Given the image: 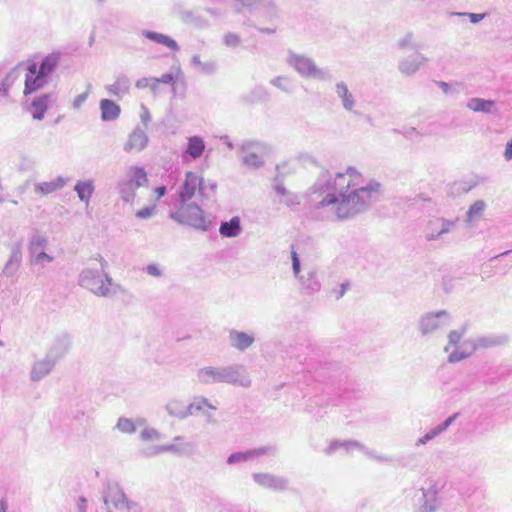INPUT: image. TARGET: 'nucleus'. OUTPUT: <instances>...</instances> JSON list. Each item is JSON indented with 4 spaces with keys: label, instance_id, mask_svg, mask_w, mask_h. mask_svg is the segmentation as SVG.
Returning a JSON list of instances; mask_svg holds the SVG:
<instances>
[{
    "label": "nucleus",
    "instance_id": "nucleus-53",
    "mask_svg": "<svg viewBox=\"0 0 512 512\" xmlns=\"http://www.w3.org/2000/svg\"><path fill=\"white\" fill-rule=\"evenodd\" d=\"M438 436H439V433L437 432L435 427H433L416 441L415 446L419 447L422 445H426L428 442L432 441L433 439H435Z\"/></svg>",
    "mask_w": 512,
    "mask_h": 512
},
{
    "label": "nucleus",
    "instance_id": "nucleus-59",
    "mask_svg": "<svg viewBox=\"0 0 512 512\" xmlns=\"http://www.w3.org/2000/svg\"><path fill=\"white\" fill-rule=\"evenodd\" d=\"M215 71H216V63L214 61L202 62V64L199 67V72L206 74V75H211Z\"/></svg>",
    "mask_w": 512,
    "mask_h": 512
},
{
    "label": "nucleus",
    "instance_id": "nucleus-58",
    "mask_svg": "<svg viewBox=\"0 0 512 512\" xmlns=\"http://www.w3.org/2000/svg\"><path fill=\"white\" fill-rule=\"evenodd\" d=\"M144 271L148 275L156 277V278H159V277H161L163 275L162 269L157 264H155V263L148 264L144 268Z\"/></svg>",
    "mask_w": 512,
    "mask_h": 512
},
{
    "label": "nucleus",
    "instance_id": "nucleus-42",
    "mask_svg": "<svg viewBox=\"0 0 512 512\" xmlns=\"http://www.w3.org/2000/svg\"><path fill=\"white\" fill-rule=\"evenodd\" d=\"M191 448V444L185 443L181 446H178L175 443L161 445V446H153L151 454H159L162 452H177V453H185L188 449Z\"/></svg>",
    "mask_w": 512,
    "mask_h": 512
},
{
    "label": "nucleus",
    "instance_id": "nucleus-41",
    "mask_svg": "<svg viewBox=\"0 0 512 512\" xmlns=\"http://www.w3.org/2000/svg\"><path fill=\"white\" fill-rule=\"evenodd\" d=\"M486 208V203L483 200L475 201L466 213V222L472 223L479 219Z\"/></svg>",
    "mask_w": 512,
    "mask_h": 512
},
{
    "label": "nucleus",
    "instance_id": "nucleus-25",
    "mask_svg": "<svg viewBox=\"0 0 512 512\" xmlns=\"http://www.w3.org/2000/svg\"><path fill=\"white\" fill-rule=\"evenodd\" d=\"M70 345V336L67 334H62L54 340L53 344L47 352V355L57 362L68 352Z\"/></svg>",
    "mask_w": 512,
    "mask_h": 512
},
{
    "label": "nucleus",
    "instance_id": "nucleus-17",
    "mask_svg": "<svg viewBox=\"0 0 512 512\" xmlns=\"http://www.w3.org/2000/svg\"><path fill=\"white\" fill-rule=\"evenodd\" d=\"M298 281L301 286V290L305 294H314L321 289V282L318 278L317 270L313 267H305Z\"/></svg>",
    "mask_w": 512,
    "mask_h": 512
},
{
    "label": "nucleus",
    "instance_id": "nucleus-24",
    "mask_svg": "<svg viewBox=\"0 0 512 512\" xmlns=\"http://www.w3.org/2000/svg\"><path fill=\"white\" fill-rule=\"evenodd\" d=\"M228 338L230 345L239 351H245L252 346L255 341L253 334H248L234 329L229 332Z\"/></svg>",
    "mask_w": 512,
    "mask_h": 512
},
{
    "label": "nucleus",
    "instance_id": "nucleus-4",
    "mask_svg": "<svg viewBox=\"0 0 512 512\" xmlns=\"http://www.w3.org/2000/svg\"><path fill=\"white\" fill-rule=\"evenodd\" d=\"M175 211L170 213V218L179 224L193 227L200 231H208L212 221L205 217L204 211L196 203H173Z\"/></svg>",
    "mask_w": 512,
    "mask_h": 512
},
{
    "label": "nucleus",
    "instance_id": "nucleus-48",
    "mask_svg": "<svg viewBox=\"0 0 512 512\" xmlns=\"http://www.w3.org/2000/svg\"><path fill=\"white\" fill-rule=\"evenodd\" d=\"M467 331V327L464 325L459 330H452L448 334V344L449 345H457L462 337L465 335Z\"/></svg>",
    "mask_w": 512,
    "mask_h": 512
},
{
    "label": "nucleus",
    "instance_id": "nucleus-44",
    "mask_svg": "<svg viewBox=\"0 0 512 512\" xmlns=\"http://www.w3.org/2000/svg\"><path fill=\"white\" fill-rule=\"evenodd\" d=\"M269 98L270 94L267 91V89L263 86L254 87L248 95V99L252 102L267 101L269 100Z\"/></svg>",
    "mask_w": 512,
    "mask_h": 512
},
{
    "label": "nucleus",
    "instance_id": "nucleus-14",
    "mask_svg": "<svg viewBox=\"0 0 512 512\" xmlns=\"http://www.w3.org/2000/svg\"><path fill=\"white\" fill-rule=\"evenodd\" d=\"M509 338L506 334H489L477 337L475 339L466 340L463 346L472 345V351L478 349H486L507 344Z\"/></svg>",
    "mask_w": 512,
    "mask_h": 512
},
{
    "label": "nucleus",
    "instance_id": "nucleus-50",
    "mask_svg": "<svg viewBox=\"0 0 512 512\" xmlns=\"http://www.w3.org/2000/svg\"><path fill=\"white\" fill-rule=\"evenodd\" d=\"M459 415L460 414L458 412L453 413L452 415L447 417L443 422L436 425L435 429L437 430L439 435L444 433L452 425V423L459 417Z\"/></svg>",
    "mask_w": 512,
    "mask_h": 512
},
{
    "label": "nucleus",
    "instance_id": "nucleus-18",
    "mask_svg": "<svg viewBox=\"0 0 512 512\" xmlns=\"http://www.w3.org/2000/svg\"><path fill=\"white\" fill-rule=\"evenodd\" d=\"M103 501L105 505L111 501L115 509H122L128 501V498L118 482H109L107 484V493L103 496Z\"/></svg>",
    "mask_w": 512,
    "mask_h": 512
},
{
    "label": "nucleus",
    "instance_id": "nucleus-38",
    "mask_svg": "<svg viewBox=\"0 0 512 512\" xmlns=\"http://www.w3.org/2000/svg\"><path fill=\"white\" fill-rule=\"evenodd\" d=\"M117 190L121 199L126 202H132L136 196V188L125 178L120 179L117 183Z\"/></svg>",
    "mask_w": 512,
    "mask_h": 512
},
{
    "label": "nucleus",
    "instance_id": "nucleus-30",
    "mask_svg": "<svg viewBox=\"0 0 512 512\" xmlns=\"http://www.w3.org/2000/svg\"><path fill=\"white\" fill-rule=\"evenodd\" d=\"M241 219L239 216L232 217L229 221H222L219 227V233L225 238H235L242 233Z\"/></svg>",
    "mask_w": 512,
    "mask_h": 512
},
{
    "label": "nucleus",
    "instance_id": "nucleus-56",
    "mask_svg": "<svg viewBox=\"0 0 512 512\" xmlns=\"http://www.w3.org/2000/svg\"><path fill=\"white\" fill-rule=\"evenodd\" d=\"M156 207L154 205L144 207L136 212V217L139 219H148L155 214Z\"/></svg>",
    "mask_w": 512,
    "mask_h": 512
},
{
    "label": "nucleus",
    "instance_id": "nucleus-26",
    "mask_svg": "<svg viewBox=\"0 0 512 512\" xmlns=\"http://www.w3.org/2000/svg\"><path fill=\"white\" fill-rule=\"evenodd\" d=\"M101 120L103 122L115 121L121 114L120 106L110 99H102L99 102Z\"/></svg>",
    "mask_w": 512,
    "mask_h": 512
},
{
    "label": "nucleus",
    "instance_id": "nucleus-28",
    "mask_svg": "<svg viewBox=\"0 0 512 512\" xmlns=\"http://www.w3.org/2000/svg\"><path fill=\"white\" fill-rule=\"evenodd\" d=\"M495 104L496 102L494 100L474 97L468 100L466 106L474 112L497 114L498 110L496 109Z\"/></svg>",
    "mask_w": 512,
    "mask_h": 512
},
{
    "label": "nucleus",
    "instance_id": "nucleus-16",
    "mask_svg": "<svg viewBox=\"0 0 512 512\" xmlns=\"http://www.w3.org/2000/svg\"><path fill=\"white\" fill-rule=\"evenodd\" d=\"M252 478L258 485L274 491H284L288 487V480L285 477L270 473H254Z\"/></svg>",
    "mask_w": 512,
    "mask_h": 512
},
{
    "label": "nucleus",
    "instance_id": "nucleus-22",
    "mask_svg": "<svg viewBox=\"0 0 512 512\" xmlns=\"http://www.w3.org/2000/svg\"><path fill=\"white\" fill-rule=\"evenodd\" d=\"M56 363L47 354L43 359L35 361L30 371L31 381L38 382L45 378L52 371Z\"/></svg>",
    "mask_w": 512,
    "mask_h": 512
},
{
    "label": "nucleus",
    "instance_id": "nucleus-63",
    "mask_svg": "<svg viewBox=\"0 0 512 512\" xmlns=\"http://www.w3.org/2000/svg\"><path fill=\"white\" fill-rule=\"evenodd\" d=\"M88 95H89V92L86 91V92L81 93L78 96H76L72 103L73 108L79 109L83 105V103L87 100Z\"/></svg>",
    "mask_w": 512,
    "mask_h": 512
},
{
    "label": "nucleus",
    "instance_id": "nucleus-2",
    "mask_svg": "<svg viewBox=\"0 0 512 512\" xmlns=\"http://www.w3.org/2000/svg\"><path fill=\"white\" fill-rule=\"evenodd\" d=\"M95 259L99 262L100 269H82L78 275V285L95 296L103 298L125 292V289L120 284L115 283L107 273L108 262L101 255H97Z\"/></svg>",
    "mask_w": 512,
    "mask_h": 512
},
{
    "label": "nucleus",
    "instance_id": "nucleus-64",
    "mask_svg": "<svg viewBox=\"0 0 512 512\" xmlns=\"http://www.w3.org/2000/svg\"><path fill=\"white\" fill-rule=\"evenodd\" d=\"M124 508L126 509V512H142V508L139 503L129 499L126 502Z\"/></svg>",
    "mask_w": 512,
    "mask_h": 512
},
{
    "label": "nucleus",
    "instance_id": "nucleus-10",
    "mask_svg": "<svg viewBox=\"0 0 512 512\" xmlns=\"http://www.w3.org/2000/svg\"><path fill=\"white\" fill-rule=\"evenodd\" d=\"M202 184L203 179L201 177L192 171H188L183 184L179 188L178 198L174 203L188 202L194 196L197 188L199 189V192L202 193Z\"/></svg>",
    "mask_w": 512,
    "mask_h": 512
},
{
    "label": "nucleus",
    "instance_id": "nucleus-40",
    "mask_svg": "<svg viewBox=\"0 0 512 512\" xmlns=\"http://www.w3.org/2000/svg\"><path fill=\"white\" fill-rule=\"evenodd\" d=\"M257 5H261L260 14L266 20L272 21L279 17L278 8L272 0H262Z\"/></svg>",
    "mask_w": 512,
    "mask_h": 512
},
{
    "label": "nucleus",
    "instance_id": "nucleus-35",
    "mask_svg": "<svg viewBox=\"0 0 512 512\" xmlns=\"http://www.w3.org/2000/svg\"><path fill=\"white\" fill-rule=\"evenodd\" d=\"M208 408L211 410H216V406L211 404L209 400L204 396H197L193 399V401L187 405V413L188 417L197 415L198 413H202L205 411L204 409Z\"/></svg>",
    "mask_w": 512,
    "mask_h": 512
},
{
    "label": "nucleus",
    "instance_id": "nucleus-21",
    "mask_svg": "<svg viewBox=\"0 0 512 512\" xmlns=\"http://www.w3.org/2000/svg\"><path fill=\"white\" fill-rule=\"evenodd\" d=\"M22 262V240L11 245L9 259L3 268L6 277H12L19 269Z\"/></svg>",
    "mask_w": 512,
    "mask_h": 512
},
{
    "label": "nucleus",
    "instance_id": "nucleus-49",
    "mask_svg": "<svg viewBox=\"0 0 512 512\" xmlns=\"http://www.w3.org/2000/svg\"><path fill=\"white\" fill-rule=\"evenodd\" d=\"M23 65V63H19L16 67L11 69L6 76L1 80V82L7 84V87L11 89L15 81L17 80L19 76L18 69Z\"/></svg>",
    "mask_w": 512,
    "mask_h": 512
},
{
    "label": "nucleus",
    "instance_id": "nucleus-1",
    "mask_svg": "<svg viewBox=\"0 0 512 512\" xmlns=\"http://www.w3.org/2000/svg\"><path fill=\"white\" fill-rule=\"evenodd\" d=\"M360 178L354 167L334 176L328 170L321 171L311 187L313 194H326L317 208L331 207L335 217L341 221L367 211L370 204L379 198L381 184L370 180L366 185H360Z\"/></svg>",
    "mask_w": 512,
    "mask_h": 512
},
{
    "label": "nucleus",
    "instance_id": "nucleus-6",
    "mask_svg": "<svg viewBox=\"0 0 512 512\" xmlns=\"http://www.w3.org/2000/svg\"><path fill=\"white\" fill-rule=\"evenodd\" d=\"M451 316L446 310L428 312L423 314L418 321V330L423 337L429 336L439 329L449 326Z\"/></svg>",
    "mask_w": 512,
    "mask_h": 512
},
{
    "label": "nucleus",
    "instance_id": "nucleus-54",
    "mask_svg": "<svg viewBox=\"0 0 512 512\" xmlns=\"http://www.w3.org/2000/svg\"><path fill=\"white\" fill-rule=\"evenodd\" d=\"M180 18L184 23L188 24H197L199 21V16L192 10L180 11Z\"/></svg>",
    "mask_w": 512,
    "mask_h": 512
},
{
    "label": "nucleus",
    "instance_id": "nucleus-13",
    "mask_svg": "<svg viewBox=\"0 0 512 512\" xmlns=\"http://www.w3.org/2000/svg\"><path fill=\"white\" fill-rule=\"evenodd\" d=\"M149 143V136L145 129L137 125L127 137L126 142L123 145V150L126 153H140L142 152Z\"/></svg>",
    "mask_w": 512,
    "mask_h": 512
},
{
    "label": "nucleus",
    "instance_id": "nucleus-60",
    "mask_svg": "<svg viewBox=\"0 0 512 512\" xmlns=\"http://www.w3.org/2000/svg\"><path fill=\"white\" fill-rule=\"evenodd\" d=\"M283 202L288 207H296V206L300 205V203H301L300 197L297 194L292 193V192H289L288 195L286 197H284Z\"/></svg>",
    "mask_w": 512,
    "mask_h": 512
},
{
    "label": "nucleus",
    "instance_id": "nucleus-55",
    "mask_svg": "<svg viewBox=\"0 0 512 512\" xmlns=\"http://www.w3.org/2000/svg\"><path fill=\"white\" fill-rule=\"evenodd\" d=\"M291 260H292V271L295 276V278H299V276L302 275L301 273V262L299 255L295 250H292L291 252Z\"/></svg>",
    "mask_w": 512,
    "mask_h": 512
},
{
    "label": "nucleus",
    "instance_id": "nucleus-29",
    "mask_svg": "<svg viewBox=\"0 0 512 512\" xmlns=\"http://www.w3.org/2000/svg\"><path fill=\"white\" fill-rule=\"evenodd\" d=\"M142 36L152 42H155L157 44L167 47L169 50H171L173 52H177L180 49L178 43L173 38H171L165 34L158 33L155 31H150V30H143Z\"/></svg>",
    "mask_w": 512,
    "mask_h": 512
},
{
    "label": "nucleus",
    "instance_id": "nucleus-37",
    "mask_svg": "<svg viewBox=\"0 0 512 512\" xmlns=\"http://www.w3.org/2000/svg\"><path fill=\"white\" fill-rule=\"evenodd\" d=\"M165 409L167 413L172 416L179 419H185L188 417L187 413V405L181 400L178 399H172L168 401V403L165 406Z\"/></svg>",
    "mask_w": 512,
    "mask_h": 512
},
{
    "label": "nucleus",
    "instance_id": "nucleus-7",
    "mask_svg": "<svg viewBox=\"0 0 512 512\" xmlns=\"http://www.w3.org/2000/svg\"><path fill=\"white\" fill-rule=\"evenodd\" d=\"M239 151L244 154L242 163L253 168L264 165L262 155L266 152V145L260 141L245 140L238 145Z\"/></svg>",
    "mask_w": 512,
    "mask_h": 512
},
{
    "label": "nucleus",
    "instance_id": "nucleus-20",
    "mask_svg": "<svg viewBox=\"0 0 512 512\" xmlns=\"http://www.w3.org/2000/svg\"><path fill=\"white\" fill-rule=\"evenodd\" d=\"M335 94L340 99L342 108L353 114H359L356 110V98L353 93L348 89L347 84L344 81H338L335 84Z\"/></svg>",
    "mask_w": 512,
    "mask_h": 512
},
{
    "label": "nucleus",
    "instance_id": "nucleus-5",
    "mask_svg": "<svg viewBox=\"0 0 512 512\" xmlns=\"http://www.w3.org/2000/svg\"><path fill=\"white\" fill-rule=\"evenodd\" d=\"M286 63L304 78H312L319 81L333 80V75L329 69L319 68L314 60L306 55L288 50Z\"/></svg>",
    "mask_w": 512,
    "mask_h": 512
},
{
    "label": "nucleus",
    "instance_id": "nucleus-33",
    "mask_svg": "<svg viewBox=\"0 0 512 512\" xmlns=\"http://www.w3.org/2000/svg\"><path fill=\"white\" fill-rule=\"evenodd\" d=\"M205 148L204 139L201 136L194 135L187 139L185 154L192 159H198L203 155Z\"/></svg>",
    "mask_w": 512,
    "mask_h": 512
},
{
    "label": "nucleus",
    "instance_id": "nucleus-57",
    "mask_svg": "<svg viewBox=\"0 0 512 512\" xmlns=\"http://www.w3.org/2000/svg\"><path fill=\"white\" fill-rule=\"evenodd\" d=\"M452 15L460 16V17H469L470 21L474 24L480 22L482 19H484L485 14H478V13H469V12H456L452 13Z\"/></svg>",
    "mask_w": 512,
    "mask_h": 512
},
{
    "label": "nucleus",
    "instance_id": "nucleus-9",
    "mask_svg": "<svg viewBox=\"0 0 512 512\" xmlns=\"http://www.w3.org/2000/svg\"><path fill=\"white\" fill-rule=\"evenodd\" d=\"M48 245V238L45 235L40 234L38 231H34L29 239L28 252L32 261L36 264H43V262H52L54 258L47 254L44 249Z\"/></svg>",
    "mask_w": 512,
    "mask_h": 512
},
{
    "label": "nucleus",
    "instance_id": "nucleus-45",
    "mask_svg": "<svg viewBox=\"0 0 512 512\" xmlns=\"http://www.w3.org/2000/svg\"><path fill=\"white\" fill-rule=\"evenodd\" d=\"M117 430L125 434H133L136 431V426L134 422L125 417H120L115 426Z\"/></svg>",
    "mask_w": 512,
    "mask_h": 512
},
{
    "label": "nucleus",
    "instance_id": "nucleus-15",
    "mask_svg": "<svg viewBox=\"0 0 512 512\" xmlns=\"http://www.w3.org/2000/svg\"><path fill=\"white\" fill-rule=\"evenodd\" d=\"M457 223V219L448 220L444 218H435L428 222L426 228V238L429 241L437 240L442 235L451 232Z\"/></svg>",
    "mask_w": 512,
    "mask_h": 512
},
{
    "label": "nucleus",
    "instance_id": "nucleus-52",
    "mask_svg": "<svg viewBox=\"0 0 512 512\" xmlns=\"http://www.w3.org/2000/svg\"><path fill=\"white\" fill-rule=\"evenodd\" d=\"M459 415L460 414L458 412L453 413L452 415L447 417L443 422L436 425L435 429L437 430L439 435L444 433L452 425V423L459 417Z\"/></svg>",
    "mask_w": 512,
    "mask_h": 512
},
{
    "label": "nucleus",
    "instance_id": "nucleus-47",
    "mask_svg": "<svg viewBox=\"0 0 512 512\" xmlns=\"http://www.w3.org/2000/svg\"><path fill=\"white\" fill-rule=\"evenodd\" d=\"M249 452H250L251 458L253 459L256 457L263 456V455L274 456L277 453V448L275 446L268 445V446H263V447H259V448L249 449Z\"/></svg>",
    "mask_w": 512,
    "mask_h": 512
},
{
    "label": "nucleus",
    "instance_id": "nucleus-39",
    "mask_svg": "<svg viewBox=\"0 0 512 512\" xmlns=\"http://www.w3.org/2000/svg\"><path fill=\"white\" fill-rule=\"evenodd\" d=\"M270 84L287 94H292L295 90V83L289 76L274 77L270 80Z\"/></svg>",
    "mask_w": 512,
    "mask_h": 512
},
{
    "label": "nucleus",
    "instance_id": "nucleus-36",
    "mask_svg": "<svg viewBox=\"0 0 512 512\" xmlns=\"http://www.w3.org/2000/svg\"><path fill=\"white\" fill-rule=\"evenodd\" d=\"M95 187L92 180H84L78 181L74 186V191L77 193L78 198L85 202L89 203L90 198L94 193Z\"/></svg>",
    "mask_w": 512,
    "mask_h": 512
},
{
    "label": "nucleus",
    "instance_id": "nucleus-8",
    "mask_svg": "<svg viewBox=\"0 0 512 512\" xmlns=\"http://www.w3.org/2000/svg\"><path fill=\"white\" fill-rule=\"evenodd\" d=\"M340 448L345 449L346 452H349L354 448H358L369 458H372L378 462H391L392 461L391 457L385 456V455H377V454H375V452L367 449L365 446H363L361 443H359L358 441H355V440L332 441L329 444V446L324 450V453L326 455H332Z\"/></svg>",
    "mask_w": 512,
    "mask_h": 512
},
{
    "label": "nucleus",
    "instance_id": "nucleus-23",
    "mask_svg": "<svg viewBox=\"0 0 512 512\" xmlns=\"http://www.w3.org/2000/svg\"><path fill=\"white\" fill-rule=\"evenodd\" d=\"M53 94L44 93L36 96L30 103L28 111L31 112L32 118L35 120H42L45 117V113L48 110L49 104Z\"/></svg>",
    "mask_w": 512,
    "mask_h": 512
},
{
    "label": "nucleus",
    "instance_id": "nucleus-3",
    "mask_svg": "<svg viewBox=\"0 0 512 512\" xmlns=\"http://www.w3.org/2000/svg\"><path fill=\"white\" fill-rule=\"evenodd\" d=\"M197 381L204 385L230 384L248 388L251 379L244 365L230 364L226 366H205L196 372Z\"/></svg>",
    "mask_w": 512,
    "mask_h": 512
},
{
    "label": "nucleus",
    "instance_id": "nucleus-12",
    "mask_svg": "<svg viewBox=\"0 0 512 512\" xmlns=\"http://www.w3.org/2000/svg\"><path fill=\"white\" fill-rule=\"evenodd\" d=\"M26 71L24 86L25 96L42 89L48 84L49 80L37 72V63L35 61H28L26 63Z\"/></svg>",
    "mask_w": 512,
    "mask_h": 512
},
{
    "label": "nucleus",
    "instance_id": "nucleus-27",
    "mask_svg": "<svg viewBox=\"0 0 512 512\" xmlns=\"http://www.w3.org/2000/svg\"><path fill=\"white\" fill-rule=\"evenodd\" d=\"M60 61V53L52 52L45 56L40 64H37V72L43 75L46 79H50L51 75L55 72Z\"/></svg>",
    "mask_w": 512,
    "mask_h": 512
},
{
    "label": "nucleus",
    "instance_id": "nucleus-32",
    "mask_svg": "<svg viewBox=\"0 0 512 512\" xmlns=\"http://www.w3.org/2000/svg\"><path fill=\"white\" fill-rule=\"evenodd\" d=\"M129 88L130 80L124 74L119 75L114 83L106 86L108 94L117 98H121L123 95L127 94Z\"/></svg>",
    "mask_w": 512,
    "mask_h": 512
},
{
    "label": "nucleus",
    "instance_id": "nucleus-46",
    "mask_svg": "<svg viewBox=\"0 0 512 512\" xmlns=\"http://www.w3.org/2000/svg\"><path fill=\"white\" fill-rule=\"evenodd\" d=\"M252 460L249 450L231 453L227 458V464L235 465Z\"/></svg>",
    "mask_w": 512,
    "mask_h": 512
},
{
    "label": "nucleus",
    "instance_id": "nucleus-19",
    "mask_svg": "<svg viewBox=\"0 0 512 512\" xmlns=\"http://www.w3.org/2000/svg\"><path fill=\"white\" fill-rule=\"evenodd\" d=\"M428 59L421 53H414L398 62L399 71L406 76L414 75Z\"/></svg>",
    "mask_w": 512,
    "mask_h": 512
},
{
    "label": "nucleus",
    "instance_id": "nucleus-61",
    "mask_svg": "<svg viewBox=\"0 0 512 512\" xmlns=\"http://www.w3.org/2000/svg\"><path fill=\"white\" fill-rule=\"evenodd\" d=\"M224 43L228 47H237L240 44V37L235 33H228L224 37Z\"/></svg>",
    "mask_w": 512,
    "mask_h": 512
},
{
    "label": "nucleus",
    "instance_id": "nucleus-43",
    "mask_svg": "<svg viewBox=\"0 0 512 512\" xmlns=\"http://www.w3.org/2000/svg\"><path fill=\"white\" fill-rule=\"evenodd\" d=\"M467 346H469V349L460 350L459 348H456L453 350L448 356V362L457 363L470 357L475 351H472V345H466L465 347Z\"/></svg>",
    "mask_w": 512,
    "mask_h": 512
},
{
    "label": "nucleus",
    "instance_id": "nucleus-31",
    "mask_svg": "<svg viewBox=\"0 0 512 512\" xmlns=\"http://www.w3.org/2000/svg\"><path fill=\"white\" fill-rule=\"evenodd\" d=\"M67 183V179L58 176L56 179L48 182H39L34 185V192L38 195H48L62 189Z\"/></svg>",
    "mask_w": 512,
    "mask_h": 512
},
{
    "label": "nucleus",
    "instance_id": "nucleus-11",
    "mask_svg": "<svg viewBox=\"0 0 512 512\" xmlns=\"http://www.w3.org/2000/svg\"><path fill=\"white\" fill-rule=\"evenodd\" d=\"M426 487L421 488L423 503L420 505V512H434L440 505L438 492L443 487L439 482L429 480Z\"/></svg>",
    "mask_w": 512,
    "mask_h": 512
},
{
    "label": "nucleus",
    "instance_id": "nucleus-62",
    "mask_svg": "<svg viewBox=\"0 0 512 512\" xmlns=\"http://www.w3.org/2000/svg\"><path fill=\"white\" fill-rule=\"evenodd\" d=\"M159 434L157 430L153 428H146L141 432V439L144 441L152 440L158 438Z\"/></svg>",
    "mask_w": 512,
    "mask_h": 512
},
{
    "label": "nucleus",
    "instance_id": "nucleus-34",
    "mask_svg": "<svg viewBox=\"0 0 512 512\" xmlns=\"http://www.w3.org/2000/svg\"><path fill=\"white\" fill-rule=\"evenodd\" d=\"M125 179L136 189L145 186L148 182L147 173L145 169L140 166L129 167Z\"/></svg>",
    "mask_w": 512,
    "mask_h": 512
},
{
    "label": "nucleus",
    "instance_id": "nucleus-51",
    "mask_svg": "<svg viewBox=\"0 0 512 512\" xmlns=\"http://www.w3.org/2000/svg\"><path fill=\"white\" fill-rule=\"evenodd\" d=\"M459 415L460 414L458 412L453 413L452 415L447 417L443 422L436 425L435 429L437 430L439 435L444 433L452 425V423L459 417Z\"/></svg>",
    "mask_w": 512,
    "mask_h": 512
}]
</instances>
